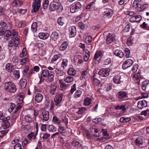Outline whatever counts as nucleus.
I'll list each match as a JSON object with an SVG mask.
<instances>
[{
  "mask_svg": "<svg viewBox=\"0 0 149 149\" xmlns=\"http://www.w3.org/2000/svg\"><path fill=\"white\" fill-rule=\"evenodd\" d=\"M57 88L56 85L54 84L51 85L49 90V93L52 95H54L56 93V91Z\"/></svg>",
  "mask_w": 149,
  "mask_h": 149,
  "instance_id": "nucleus-27",
  "label": "nucleus"
},
{
  "mask_svg": "<svg viewBox=\"0 0 149 149\" xmlns=\"http://www.w3.org/2000/svg\"><path fill=\"white\" fill-rule=\"evenodd\" d=\"M114 82L117 84H120L123 81L121 79V76L120 75H116L114 76L113 79Z\"/></svg>",
  "mask_w": 149,
  "mask_h": 149,
  "instance_id": "nucleus-18",
  "label": "nucleus"
},
{
  "mask_svg": "<svg viewBox=\"0 0 149 149\" xmlns=\"http://www.w3.org/2000/svg\"><path fill=\"white\" fill-rule=\"evenodd\" d=\"M47 129L49 132H54L56 131L57 128L52 125H50L48 126Z\"/></svg>",
  "mask_w": 149,
  "mask_h": 149,
  "instance_id": "nucleus-31",
  "label": "nucleus"
},
{
  "mask_svg": "<svg viewBox=\"0 0 149 149\" xmlns=\"http://www.w3.org/2000/svg\"><path fill=\"white\" fill-rule=\"evenodd\" d=\"M24 97V94L23 93H19L17 97L18 100L17 102L18 104H21L23 102V99Z\"/></svg>",
  "mask_w": 149,
  "mask_h": 149,
  "instance_id": "nucleus-25",
  "label": "nucleus"
},
{
  "mask_svg": "<svg viewBox=\"0 0 149 149\" xmlns=\"http://www.w3.org/2000/svg\"><path fill=\"white\" fill-rule=\"evenodd\" d=\"M62 61L61 66L64 69H65V67H66L68 66V59L66 58L63 59Z\"/></svg>",
  "mask_w": 149,
  "mask_h": 149,
  "instance_id": "nucleus-45",
  "label": "nucleus"
},
{
  "mask_svg": "<svg viewBox=\"0 0 149 149\" xmlns=\"http://www.w3.org/2000/svg\"><path fill=\"white\" fill-rule=\"evenodd\" d=\"M82 93V92L80 90H77L74 95V97L75 98L79 97Z\"/></svg>",
  "mask_w": 149,
  "mask_h": 149,
  "instance_id": "nucleus-51",
  "label": "nucleus"
},
{
  "mask_svg": "<svg viewBox=\"0 0 149 149\" xmlns=\"http://www.w3.org/2000/svg\"><path fill=\"white\" fill-rule=\"evenodd\" d=\"M20 86L22 89L24 88L26 86L27 80L24 79H21L19 81Z\"/></svg>",
  "mask_w": 149,
  "mask_h": 149,
  "instance_id": "nucleus-28",
  "label": "nucleus"
},
{
  "mask_svg": "<svg viewBox=\"0 0 149 149\" xmlns=\"http://www.w3.org/2000/svg\"><path fill=\"white\" fill-rule=\"evenodd\" d=\"M4 89L6 91L13 93L15 92L16 91L15 84L13 82L10 81L4 83Z\"/></svg>",
  "mask_w": 149,
  "mask_h": 149,
  "instance_id": "nucleus-2",
  "label": "nucleus"
},
{
  "mask_svg": "<svg viewBox=\"0 0 149 149\" xmlns=\"http://www.w3.org/2000/svg\"><path fill=\"white\" fill-rule=\"evenodd\" d=\"M20 71L19 70H15L13 72L15 77L16 79H19L20 77Z\"/></svg>",
  "mask_w": 149,
  "mask_h": 149,
  "instance_id": "nucleus-50",
  "label": "nucleus"
},
{
  "mask_svg": "<svg viewBox=\"0 0 149 149\" xmlns=\"http://www.w3.org/2000/svg\"><path fill=\"white\" fill-rule=\"evenodd\" d=\"M81 57L79 55L75 56L74 58V61L75 63L81 64L82 63V60L81 59Z\"/></svg>",
  "mask_w": 149,
  "mask_h": 149,
  "instance_id": "nucleus-36",
  "label": "nucleus"
},
{
  "mask_svg": "<svg viewBox=\"0 0 149 149\" xmlns=\"http://www.w3.org/2000/svg\"><path fill=\"white\" fill-rule=\"evenodd\" d=\"M74 80V78L71 76H68L65 78L64 79L65 82L67 83H70Z\"/></svg>",
  "mask_w": 149,
  "mask_h": 149,
  "instance_id": "nucleus-40",
  "label": "nucleus"
},
{
  "mask_svg": "<svg viewBox=\"0 0 149 149\" xmlns=\"http://www.w3.org/2000/svg\"><path fill=\"white\" fill-rule=\"evenodd\" d=\"M134 143L137 146H140L143 144L142 139L140 138H137L134 141Z\"/></svg>",
  "mask_w": 149,
  "mask_h": 149,
  "instance_id": "nucleus-32",
  "label": "nucleus"
},
{
  "mask_svg": "<svg viewBox=\"0 0 149 149\" xmlns=\"http://www.w3.org/2000/svg\"><path fill=\"white\" fill-rule=\"evenodd\" d=\"M14 69V66L11 63H8L6 65L5 70L8 72H12Z\"/></svg>",
  "mask_w": 149,
  "mask_h": 149,
  "instance_id": "nucleus-16",
  "label": "nucleus"
},
{
  "mask_svg": "<svg viewBox=\"0 0 149 149\" xmlns=\"http://www.w3.org/2000/svg\"><path fill=\"white\" fill-rule=\"evenodd\" d=\"M15 107V104L14 103H12L11 105L10 106L8 110V111L10 112H12Z\"/></svg>",
  "mask_w": 149,
  "mask_h": 149,
  "instance_id": "nucleus-58",
  "label": "nucleus"
},
{
  "mask_svg": "<svg viewBox=\"0 0 149 149\" xmlns=\"http://www.w3.org/2000/svg\"><path fill=\"white\" fill-rule=\"evenodd\" d=\"M133 63V61L132 59H129L127 60L124 62L123 65V69H125L131 66Z\"/></svg>",
  "mask_w": 149,
  "mask_h": 149,
  "instance_id": "nucleus-9",
  "label": "nucleus"
},
{
  "mask_svg": "<svg viewBox=\"0 0 149 149\" xmlns=\"http://www.w3.org/2000/svg\"><path fill=\"white\" fill-rule=\"evenodd\" d=\"M88 108L86 107H81L79 108V110L76 113L79 114H82L85 113L88 110Z\"/></svg>",
  "mask_w": 149,
  "mask_h": 149,
  "instance_id": "nucleus-29",
  "label": "nucleus"
},
{
  "mask_svg": "<svg viewBox=\"0 0 149 149\" xmlns=\"http://www.w3.org/2000/svg\"><path fill=\"white\" fill-rule=\"evenodd\" d=\"M42 116L41 117V119L45 121H47L49 119V112L46 111H43L42 113Z\"/></svg>",
  "mask_w": 149,
  "mask_h": 149,
  "instance_id": "nucleus-15",
  "label": "nucleus"
},
{
  "mask_svg": "<svg viewBox=\"0 0 149 149\" xmlns=\"http://www.w3.org/2000/svg\"><path fill=\"white\" fill-rule=\"evenodd\" d=\"M88 73L86 70H84L82 71L80 77V79L83 80L86 79L88 77Z\"/></svg>",
  "mask_w": 149,
  "mask_h": 149,
  "instance_id": "nucleus-30",
  "label": "nucleus"
},
{
  "mask_svg": "<svg viewBox=\"0 0 149 149\" xmlns=\"http://www.w3.org/2000/svg\"><path fill=\"white\" fill-rule=\"evenodd\" d=\"M34 2L32 5V12L36 13L38 11L41 5V0H33Z\"/></svg>",
  "mask_w": 149,
  "mask_h": 149,
  "instance_id": "nucleus-5",
  "label": "nucleus"
},
{
  "mask_svg": "<svg viewBox=\"0 0 149 149\" xmlns=\"http://www.w3.org/2000/svg\"><path fill=\"white\" fill-rule=\"evenodd\" d=\"M115 109L117 110L122 109V111H125L126 109V108L125 105H121L120 106L118 105L115 107Z\"/></svg>",
  "mask_w": 149,
  "mask_h": 149,
  "instance_id": "nucleus-49",
  "label": "nucleus"
},
{
  "mask_svg": "<svg viewBox=\"0 0 149 149\" xmlns=\"http://www.w3.org/2000/svg\"><path fill=\"white\" fill-rule=\"evenodd\" d=\"M0 25L2 27L6 29H7L8 28V26L7 24L5 22H1L0 23Z\"/></svg>",
  "mask_w": 149,
  "mask_h": 149,
  "instance_id": "nucleus-59",
  "label": "nucleus"
},
{
  "mask_svg": "<svg viewBox=\"0 0 149 149\" xmlns=\"http://www.w3.org/2000/svg\"><path fill=\"white\" fill-rule=\"evenodd\" d=\"M23 4V3L20 1L15 0L12 3L13 7H17L18 6H21Z\"/></svg>",
  "mask_w": 149,
  "mask_h": 149,
  "instance_id": "nucleus-38",
  "label": "nucleus"
},
{
  "mask_svg": "<svg viewBox=\"0 0 149 149\" xmlns=\"http://www.w3.org/2000/svg\"><path fill=\"white\" fill-rule=\"evenodd\" d=\"M60 56L61 55L59 54L55 55L51 59V62L52 63H54L60 57Z\"/></svg>",
  "mask_w": 149,
  "mask_h": 149,
  "instance_id": "nucleus-46",
  "label": "nucleus"
},
{
  "mask_svg": "<svg viewBox=\"0 0 149 149\" xmlns=\"http://www.w3.org/2000/svg\"><path fill=\"white\" fill-rule=\"evenodd\" d=\"M27 11L26 9H23L21 8L18 9L17 10V12L22 14H25Z\"/></svg>",
  "mask_w": 149,
  "mask_h": 149,
  "instance_id": "nucleus-63",
  "label": "nucleus"
},
{
  "mask_svg": "<svg viewBox=\"0 0 149 149\" xmlns=\"http://www.w3.org/2000/svg\"><path fill=\"white\" fill-rule=\"evenodd\" d=\"M52 122L57 125H59L61 122L59 118L56 116H54L53 117Z\"/></svg>",
  "mask_w": 149,
  "mask_h": 149,
  "instance_id": "nucleus-42",
  "label": "nucleus"
},
{
  "mask_svg": "<svg viewBox=\"0 0 149 149\" xmlns=\"http://www.w3.org/2000/svg\"><path fill=\"white\" fill-rule=\"evenodd\" d=\"M142 17L139 15H137L135 17H131L129 19V21L131 22H139L141 20Z\"/></svg>",
  "mask_w": 149,
  "mask_h": 149,
  "instance_id": "nucleus-13",
  "label": "nucleus"
},
{
  "mask_svg": "<svg viewBox=\"0 0 149 149\" xmlns=\"http://www.w3.org/2000/svg\"><path fill=\"white\" fill-rule=\"evenodd\" d=\"M49 36V34L47 33L40 32L38 34L40 38L43 40L47 39Z\"/></svg>",
  "mask_w": 149,
  "mask_h": 149,
  "instance_id": "nucleus-19",
  "label": "nucleus"
},
{
  "mask_svg": "<svg viewBox=\"0 0 149 149\" xmlns=\"http://www.w3.org/2000/svg\"><path fill=\"white\" fill-rule=\"evenodd\" d=\"M111 62V60L110 58H106L104 61V64L105 65H107L110 64Z\"/></svg>",
  "mask_w": 149,
  "mask_h": 149,
  "instance_id": "nucleus-61",
  "label": "nucleus"
},
{
  "mask_svg": "<svg viewBox=\"0 0 149 149\" xmlns=\"http://www.w3.org/2000/svg\"><path fill=\"white\" fill-rule=\"evenodd\" d=\"M92 100L91 98L87 97L85 99L84 104L85 106H88L91 104V102Z\"/></svg>",
  "mask_w": 149,
  "mask_h": 149,
  "instance_id": "nucleus-39",
  "label": "nucleus"
},
{
  "mask_svg": "<svg viewBox=\"0 0 149 149\" xmlns=\"http://www.w3.org/2000/svg\"><path fill=\"white\" fill-rule=\"evenodd\" d=\"M19 112H17V111H14L12 116V118L13 120H15L19 116Z\"/></svg>",
  "mask_w": 149,
  "mask_h": 149,
  "instance_id": "nucleus-55",
  "label": "nucleus"
},
{
  "mask_svg": "<svg viewBox=\"0 0 149 149\" xmlns=\"http://www.w3.org/2000/svg\"><path fill=\"white\" fill-rule=\"evenodd\" d=\"M68 43L66 41H64L61 45L59 49L61 51L65 50L67 47Z\"/></svg>",
  "mask_w": 149,
  "mask_h": 149,
  "instance_id": "nucleus-34",
  "label": "nucleus"
},
{
  "mask_svg": "<svg viewBox=\"0 0 149 149\" xmlns=\"http://www.w3.org/2000/svg\"><path fill=\"white\" fill-rule=\"evenodd\" d=\"M131 120L130 118L121 117L120 119V121L121 123H127Z\"/></svg>",
  "mask_w": 149,
  "mask_h": 149,
  "instance_id": "nucleus-43",
  "label": "nucleus"
},
{
  "mask_svg": "<svg viewBox=\"0 0 149 149\" xmlns=\"http://www.w3.org/2000/svg\"><path fill=\"white\" fill-rule=\"evenodd\" d=\"M49 5V0H45L42 4V7L44 9H46Z\"/></svg>",
  "mask_w": 149,
  "mask_h": 149,
  "instance_id": "nucleus-53",
  "label": "nucleus"
},
{
  "mask_svg": "<svg viewBox=\"0 0 149 149\" xmlns=\"http://www.w3.org/2000/svg\"><path fill=\"white\" fill-rule=\"evenodd\" d=\"M63 94L61 93L57 94L54 98V100L55 102V105L56 108H58L61 106L60 104L62 102Z\"/></svg>",
  "mask_w": 149,
  "mask_h": 149,
  "instance_id": "nucleus-3",
  "label": "nucleus"
},
{
  "mask_svg": "<svg viewBox=\"0 0 149 149\" xmlns=\"http://www.w3.org/2000/svg\"><path fill=\"white\" fill-rule=\"evenodd\" d=\"M55 74L52 71H51L48 77V80L50 82H52L54 81V78Z\"/></svg>",
  "mask_w": 149,
  "mask_h": 149,
  "instance_id": "nucleus-35",
  "label": "nucleus"
},
{
  "mask_svg": "<svg viewBox=\"0 0 149 149\" xmlns=\"http://www.w3.org/2000/svg\"><path fill=\"white\" fill-rule=\"evenodd\" d=\"M76 71L72 68H70L68 71V73L69 75H74L76 74Z\"/></svg>",
  "mask_w": 149,
  "mask_h": 149,
  "instance_id": "nucleus-37",
  "label": "nucleus"
},
{
  "mask_svg": "<svg viewBox=\"0 0 149 149\" xmlns=\"http://www.w3.org/2000/svg\"><path fill=\"white\" fill-rule=\"evenodd\" d=\"M141 0H135L133 3L132 7L139 12L143 10L144 8L142 7L141 4L140 3Z\"/></svg>",
  "mask_w": 149,
  "mask_h": 149,
  "instance_id": "nucleus-4",
  "label": "nucleus"
},
{
  "mask_svg": "<svg viewBox=\"0 0 149 149\" xmlns=\"http://www.w3.org/2000/svg\"><path fill=\"white\" fill-rule=\"evenodd\" d=\"M113 13V11L111 9H109L106 10V11L104 12V17L105 18L111 17Z\"/></svg>",
  "mask_w": 149,
  "mask_h": 149,
  "instance_id": "nucleus-17",
  "label": "nucleus"
},
{
  "mask_svg": "<svg viewBox=\"0 0 149 149\" xmlns=\"http://www.w3.org/2000/svg\"><path fill=\"white\" fill-rule=\"evenodd\" d=\"M71 144L72 146L77 147V148H80L81 146V144L78 141L75 140H72Z\"/></svg>",
  "mask_w": 149,
  "mask_h": 149,
  "instance_id": "nucleus-24",
  "label": "nucleus"
},
{
  "mask_svg": "<svg viewBox=\"0 0 149 149\" xmlns=\"http://www.w3.org/2000/svg\"><path fill=\"white\" fill-rule=\"evenodd\" d=\"M49 72L48 70L47 69L42 70L41 72L40 80L43 81L44 78L47 77L48 76H49Z\"/></svg>",
  "mask_w": 149,
  "mask_h": 149,
  "instance_id": "nucleus-12",
  "label": "nucleus"
},
{
  "mask_svg": "<svg viewBox=\"0 0 149 149\" xmlns=\"http://www.w3.org/2000/svg\"><path fill=\"white\" fill-rule=\"evenodd\" d=\"M141 75L139 73H138L133 75L132 78L133 80L135 83L139 84L140 83V78H141Z\"/></svg>",
  "mask_w": 149,
  "mask_h": 149,
  "instance_id": "nucleus-20",
  "label": "nucleus"
},
{
  "mask_svg": "<svg viewBox=\"0 0 149 149\" xmlns=\"http://www.w3.org/2000/svg\"><path fill=\"white\" fill-rule=\"evenodd\" d=\"M37 26L36 22H35L33 23L31 26V30L33 33L36 32L37 31Z\"/></svg>",
  "mask_w": 149,
  "mask_h": 149,
  "instance_id": "nucleus-41",
  "label": "nucleus"
},
{
  "mask_svg": "<svg viewBox=\"0 0 149 149\" xmlns=\"http://www.w3.org/2000/svg\"><path fill=\"white\" fill-rule=\"evenodd\" d=\"M103 52L102 51L100 50H97L94 55V61L96 60L98 58L102 57L103 56Z\"/></svg>",
  "mask_w": 149,
  "mask_h": 149,
  "instance_id": "nucleus-21",
  "label": "nucleus"
},
{
  "mask_svg": "<svg viewBox=\"0 0 149 149\" xmlns=\"http://www.w3.org/2000/svg\"><path fill=\"white\" fill-rule=\"evenodd\" d=\"M7 130H5L0 131V137H2L8 132Z\"/></svg>",
  "mask_w": 149,
  "mask_h": 149,
  "instance_id": "nucleus-62",
  "label": "nucleus"
},
{
  "mask_svg": "<svg viewBox=\"0 0 149 149\" xmlns=\"http://www.w3.org/2000/svg\"><path fill=\"white\" fill-rule=\"evenodd\" d=\"M12 39L14 43V46L16 47H17L18 45L20 44V40L19 38L15 37L14 38H12Z\"/></svg>",
  "mask_w": 149,
  "mask_h": 149,
  "instance_id": "nucleus-33",
  "label": "nucleus"
},
{
  "mask_svg": "<svg viewBox=\"0 0 149 149\" xmlns=\"http://www.w3.org/2000/svg\"><path fill=\"white\" fill-rule=\"evenodd\" d=\"M92 82L93 84L97 86H98L100 84L99 81L95 78H93Z\"/></svg>",
  "mask_w": 149,
  "mask_h": 149,
  "instance_id": "nucleus-57",
  "label": "nucleus"
},
{
  "mask_svg": "<svg viewBox=\"0 0 149 149\" xmlns=\"http://www.w3.org/2000/svg\"><path fill=\"white\" fill-rule=\"evenodd\" d=\"M28 59L26 57L25 58H22L20 60V63L21 65L25 64L27 62H28Z\"/></svg>",
  "mask_w": 149,
  "mask_h": 149,
  "instance_id": "nucleus-56",
  "label": "nucleus"
},
{
  "mask_svg": "<svg viewBox=\"0 0 149 149\" xmlns=\"http://www.w3.org/2000/svg\"><path fill=\"white\" fill-rule=\"evenodd\" d=\"M65 130L64 127L62 126L61 125L59 126L58 128V132L60 133L62 135H63L64 133L63 131H64Z\"/></svg>",
  "mask_w": 149,
  "mask_h": 149,
  "instance_id": "nucleus-54",
  "label": "nucleus"
},
{
  "mask_svg": "<svg viewBox=\"0 0 149 149\" xmlns=\"http://www.w3.org/2000/svg\"><path fill=\"white\" fill-rule=\"evenodd\" d=\"M58 83L60 84V90L63 91H65L69 86V84L64 83L63 81L61 79L58 80Z\"/></svg>",
  "mask_w": 149,
  "mask_h": 149,
  "instance_id": "nucleus-10",
  "label": "nucleus"
},
{
  "mask_svg": "<svg viewBox=\"0 0 149 149\" xmlns=\"http://www.w3.org/2000/svg\"><path fill=\"white\" fill-rule=\"evenodd\" d=\"M113 53L116 56L120 58H123L124 56L123 52L120 50L116 49L114 51Z\"/></svg>",
  "mask_w": 149,
  "mask_h": 149,
  "instance_id": "nucleus-22",
  "label": "nucleus"
},
{
  "mask_svg": "<svg viewBox=\"0 0 149 149\" xmlns=\"http://www.w3.org/2000/svg\"><path fill=\"white\" fill-rule=\"evenodd\" d=\"M115 35L113 33H109L107 35L106 42L107 44H110L115 41Z\"/></svg>",
  "mask_w": 149,
  "mask_h": 149,
  "instance_id": "nucleus-6",
  "label": "nucleus"
},
{
  "mask_svg": "<svg viewBox=\"0 0 149 149\" xmlns=\"http://www.w3.org/2000/svg\"><path fill=\"white\" fill-rule=\"evenodd\" d=\"M141 115H144L145 116H149V109L141 112Z\"/></svg>",
  "mask_w": 149,
  "mask_h": 149,
  "instance_id": "nucleus-60",
  "label": "nucleus"
},
{
  "mask_svg": "<svg viewBox=\"0 0 149 149\" xmlns=\"http://www.w3.org/2000/svg\"><path fill=\"white\" fill-rule=\"evenodd\" d=\"M73 5L77 10H78L79 9L81 8V3L79 2H77Z\"/></svg>",
  "mask_w": 149,
  "mask_h": 149,
  "instance_id": "nucleus-64",
  "label": "nucleus"
},
{
  "mask_svg": "<svg viewBox=\"0 0 149 149\" xmlns=\"http://www.w3.org/2000/svg\"><path fill=\"white\" fill-rule=\"evenodd\" d=\"M49 10L51 11L56 10L58 13H61L63 10L59 0H53L49 6Z\"/></svg>",
  "mask_w": 149,
  "mask_h": 149,
  "instance_id": "nucleus-1",
  "label": "nucleus"
},
{
  "mask_svg": "<svg viewBox=\"0 0 149 149\" xmlns=\"http://www.w3.org/2000/svg\"><path fill=\"white\" fill-rule=\"evenodd\" d=\"M42 95L40 93H37L35 96V100L38 103L41 102L43 99Z\"/></svg>",
  "mask_w": 149,
  "mask_h": 149,
  "instance_id": "nucleus-23",
  "label": "nucleus"
},
{
  "mask_svg": "<svg viewBox=\"0 0 149 149\" xmlns=\"http://www.w3.org/2000/svg\"><path fill=\"white\" fill-rule=\"evenodd\" d=\"M147 105V102L144 100L140 101L138 102L137 107L139 109H142L143 108L146 107Z\"/></svg>",
  "mask_w": 149,
  "mask_h": 149,
  "instance_id": "nucleus-14",
  "label": "nucleus"
},
{
  "mask_svg": "<svg viewBox=\"0 0 149 149\" xmlns=\"http://www.w3.org/2000/svg\"><path fill=\"white\" fill-rule=\"evenodd\" d=\"M117 96L119 99L122 100H126V98L128 97L127 93L124 91H120L118 92Z\"/></svg>",
  "mask_w": 149,
  "mask_h": 149,
  "instance_id": "nucleus-8",
  "label": "nucleus"
},
{
  "mask_svg": "<svg viewBox=\"0 0 149 149\" xmlns=\"http://www.w3.org/2000/svg\"><path fill=\"white\" fill-rule=\"evenodd\" d=\"M50 37L52 40L54 41H56L59 38L58 34L56 31L53 32L51 35Z\"/></svg>",
  "mask_w": 149,
  "mask_h": 149,
  "instance_id": "nucleus-26",
  "label": "nucleus"
},
{
  "mask_svg": "<svg viewBox=\"0 0 149 149\" xmlns=\"http://www.w3.org/2000/svg\"><path fill=\"white\" fill-rule=\"evenodd\" d=\"M24 118L26 122L27 123H30L32 120V118L29 115H26Z\"/></svg>",
  "mask_w": 149,
  "mask_h": 149,
  "instance_id": "nucleus-48",
  "label": "nucleus"
},
{
  "mask_svg": "<svg viewBox=\"0 0 149 149\" xmlns=\"http://www.w3.org/2000/svg\"><path fill=\"white\" fill-rule=\"evenodd\" d=\"M110 69L109 68L101 69L98 73L100 75L103 77H106L109 75V72Z\"/></svg>",
  "mask_w": 149,
  "mask_h": 149,
  "instance_id": "nucleus-7",
  "label": "nucleus"
},
{
  "mask_svg": "<svg viewBox=\"0 0 149 149\" xmlns=\"http://www.w3.org/2000/svg\"><path fill=\"white\" fill-rule=\"evenodd\" d=\"M69 35L70 38H73L75 37L76 34V27L74 26H72L69 28Z\"/></svg>",
  "mask_w": 149,
  "mask_h": 149,
  "instance_id": "nucleus-11",
  "label": "nucleus"
},
{
  "mask_svg": "<svg viewBox=\"0 0 149 149\" xmlns=\"http://www.w3.org/2000/svg\"><path fill=\"white\" fill-rule=\"evenodd\" d=\"M91 53L87 49L86 50V54L84 57V59L85 61H87Z\"/></svg>",
  "mask_w": 149,
  "mask_h": 149,
  "instance_id": "nucleus-44",
  "label": "nucleus"
},
{
  "mask_svg": "<svg viewBox=\"0 0 149 149\" xmlns=\"http://www.w3.org/2000/svg\"><path fill=\"white\" fill-rule=\"evenodd\" d=\"M127 43L128 46H131L133 44V38H132L131 37H130L128 38Z\"/></svg>",
  "mask_w": 149,
  "mask_h": 149,
  "instance_id": "nucleus-52",
  "label": "nucleus"
},
{
  "mask_svg": "<svg viewBox=\"0 0 149 149\" xmlns=\"http://www.w3.org/2000/svg\"><path fill=\"white\" fill-rule=\"evenodd\" d=\"M64 18L63 17H59L57 20L58 23L60 25L62 26L64 23Z\"/></svg>",
  "mask_w": 149,
  "mask_h": 149,
  "instance_id": "nucleus-47",
  "label": "nucleus"
}]
</instances>
